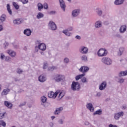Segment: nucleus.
I'll list each match as a JSON object with an SVG mask.
<instances>
[{"label":"nucleus","instance_id":"4be33fe9","mask_svg":"<svg viewBox=\"0 0 127 127\" xmlns=\"http://www.w3.org/2000/svg\"><path fill=\"white\" fill-rule=\"evenodd\" d=\"M31 32V30L30 29H26L24 30V34L26 35V36H30Z\"/></svg>","mask_w":127,"mask_h":127},{"label":"nucleus","instance_id":"69168bd1","mask_svg":"<svg viewBox=\"0 0 127 127\" xmlns=\"http://www.w3.org/2000/svg\"><path fill=\"white\" fill-rule=\"evenodd\" d=\"M122 109V110H126V109H127V106L123 105Z\"/></svg>","mask_w":127,"mask_h":127},{"label":"nucleus","instance_id":"052dcab7","mask_svg":"<svg viewBox=\"0 0 127 127\" xmlns=\"http://www.w3.org/2000/svg\"><path fill=\"white\" fill-rule=\"evenodd\" d=\"M66 30H68V31H72L73 30V27H70L68 29H66Z\"/></svg>","mask_w":127,"mask_h":127},{"label":"nucleus","instance_id":"1a4fd4ad","mask_svg":"<svg viewBox=\"0 0 127 127\" xmlns=\"http://www.w3.org/2000/svg\"><path fill=\"white\" fill-rule=\"evenodd\" d=\"M90 70V67L87 66H81L79 69V72H81L83 74H85V73L88 72V71Z\"/></svg>","mask_w":127,"mask_h":127},{"label":"nucleus","instance_id":"0eeeda50","mask_svg":"<svg viewBox=\"0 0 127 127\" xmlns=\"http://www.w3.org/2000/svg\"><path fill=\"white\" fill-rule=\"evenodd\" d=\"M49 29L51 30H56L57 29V26L53 21H50L48 23Z\"/></svg>","mask_w":127,"mask_h":127},{"label":"nucleus","instance_id":"09e8293b","mask_svg":"<svg viewBox=\"0 0 127 127\" xmlns=\"http://www.w3.org/2000/svg\"><path fill=\"white\" fill-rule=\"evenodd\" d=\"M43 6L44 9H48V4L47 3H44L43 5Z\"/></svg>","mask_w":127,"mask_h":127},{"label":"nucleus","instance_id":"864d4df0","mask_svg":"<svg viewBox=\"0 0 127 127\" xmlns=\"http://www.w3.org/2000/svg\"><path fill=\"white\" fill-rule=\"evenodd\" d=\"M124 82H125V79L124 78H121L119 80V83H120L121 84H122Z\"/></svg>","mask_w":127,"mask_h":127},{"label":"nucleus","instance_id":"e2e57ef3","mask_svg":"<svg viewBox=\"0 0 127 127\" xmlns=\"http://www.w3.org/2000/svg\"><path fill=\"white\" fill-rule=\"evenodd\" d=\"M75 38H76V39L80 40V39H81V36H79V35H76V36H75Z\"/></svg>","mask_w":127,"mask_h":127},{"label":"nucleus","instance_id":"20e7f679","mask_svg":"<svg viewBox=\"0 0 127 127\" xmlns=\"http://www.w3.org/2000/svg\"><path fill=\"white\" fill-rule=\"evenodd\" d=\"M108 54V50L106 49L101 48L97 52V56L98 57H105Z\"/></svg>","mask_w":127,"mask_h":127},{"label":"nucleus","instance_id":"2f4dec72","mask_svg":"<svg viewBox=\"0 0 127 127\" xmlns=\"http://www.w3.org/2000/svg\"><path fill=\"white\" fill-rule=\"evenodd\" d=\"M6 7H7V10L8 12V13L11 15V14H12V11L11 10V9H10V5H9V4H7L6 5Z\"/></svg>","mask_w":127,"mask_h":127},{"label":"nucleus","instance_id":"a878e982","mask_svg":"<svg viewBox=\"0 0 127 127\" xmlns=\"http://www.w3.org/2000/svg\"><path fill=\"white\" fill-rule=\"evenodd\" d=\"M84 76H86V73H82L81 74L75 76V80L79 81L80 79H81V78H83Z\"/></svg>","mask_w":127,"mask_h":127},{"label":"nucleus","instance_id":"9b49d317","mask_svg":"<svg viewBox=\"0 0 127 127\" xmlns=\"http://www.w3.org/2000/svg\"><path fill=\"white\" fill-rule=\"evenodd\" d=\"M80 12H81V10L79 9L73 10L71 12V15L72 17H77L80 14Z\"/></svg>","mask_w":127,"mask_h":127},{"label":"nucleus","instance_id":"774afa93","mask_svg":"<svg viewBox=\"0 0 127 127\" xmlns=\"http://www.w3.org/2000/svg\"><path fill=\"white\" fill-rule=\"evenodd\" d=\"M84 124L85 126H89V122H85Z\"/></svg>","mask_w":127,"mask_h":127},{"label":"nucleus","instance_id":"72a5a7b5","mask_svg":"<svg viewBox=\"0 0 127 127\" xmlns=\"http://www.w3.org/2000/svg\"><path fill=\"white\" fill-rule=\"evenodd\" d=\"M56 69H57V66H52L48 68V71H54V70H56Z\"/></svg>","mask_w":127,"mask_h":127},{"label":"nucleus","instance_id":"3c124183","mask_svg":"<svg viewBox=\"0 0 127 127\" xmlns=\"http://www.w3.org/2000/svg\"><path fill=\"white\" fill-rule=\"evenodd\" d=\"M23 4L28 3V0H20Z\"/></svg>","mask_w":127,"mask_h":127},{"label":"nucleus","instance_id":"0e129e2a","mask_svg":"<svg viewBox=\"0 0 127 127\" xmlns=\"http://www.w3.org/2000/svg\"><path fill=\"white\" fill-rule=\"evenodd\" d=\"M102 93L101 92H98L96 94L97 97H101Z\"/></svg>","mask_w":127,"mask_h":127},{"label":"nucleus","instance_id":"bb28decb","mask_svg":"<svg viewBox=\"0 0 127 127\" xmlns=\"http://www.w3.org/2000/svg\"><path fill=\"white\" fill-rule=\"evenodd\" d=\"M96 12L99 16H101L102 14H103V11H102L101 8L99 7L96 8Z\"/></svg>","mask_w":127,"mask_h":127},{"label":"nucleus","instance_id":"c03bdc74","mask_svg":"<svg viewBox=\"0 0 127 127\" xmlns=\"http://www.w3.org/2000/svg\"><path fill=\"white\" fill-rule=\"evenodd\" d=\"M0 126H2V127H6V123H5V122H4L2 120L0 121Z\"/></svg>","mask_w":127,"mask_h":127},{"label":"nucleus","instance_id":"f257e3e1","mask_svg":"<svg viewBox=\"0 0 127 127\" xmlns=\"http://www.w3.org/2000/svg\"><path fill=\"white\" fill-rule=\"evenodd\" d=\"M52 79L57 83L64 82L65 81V76L60 74H56L53 75Z\"/></svg>","mask_w":127,"mask_h":127},{"label":"nucleus","instance_id":"f03ea898","mask_svg":"<svg viewBox=\"0 0 127 127\" xmlns=\"http://www.w3.org/2000/svg\"><path fill=\"white\" fill-rule=\"evenodd\" d=\"M81 89V85L80 83L76 81H73L71 85V89L72 91H80Z\"/></svg>","mask_w":127,"mask_h":127},{"label":"nucleus","instance_id":"de8ad7c7","mask_svg":"<svg viewBox=\"0 0 127 127\" xmlns=\"http://www.w3.org/2000/svg\"><path fill=\"white\" fill-rule=\"evenodd\" d=\"M16 72L18 74H22L23 70L19 68L17 69Z\"/></svg>","mask_w":127,"mask_h":127},{"label":"nucleus","instance_id":"6ab92c4d","mask_svg":"<svg viewBox=\"0 0 127 127\" xmlns=\"http://www.w3.org/2000/svg\"><path fill=\"white\" fill-rule=\"evenodd\" d=\"M94 26L95 28H100V27H102V21H101V20L96 21Z\"/></svg>","mask_w":127,"mask_h":127},{"label":"nucleus","instance_id":"423d86ee","mask_svg":"<svg viewBox=\"0 0 127 127\" xmlns=\"http://www.w3.org/2000/svg\"><path fill=\"white\" fill-rule=\"evenodd\" d=\"M60 93V90H57L54 93L53 91H49L48 92L49 98H52V99H55L57 97V95Z\"/></svg>","mask_w":127,"mask_h":127},{"label":"nucleus","instance_id":"7c9ffc66","mask_svg":"<svg viewBox=\"0 0 127 127\" xmlns=\"http://www.w3.org/2000/svg\"><path fill=\"white\" fill-rule=\"evenodd\" d=\"M65 120V117H62L61 119H59L58 121V123L59 125H63L64 124V121Z\"/></svg>","mask_w":127,"mask_h":127},{"label":"nucleus","instance_id":"c85d7f7f","mask_svg":"<svg viewBox=\"0 0 127 127\" xmlns=\"http://www.w3.org/2000/svg\"><path fill=\"white\" fill-rule=\"evenodd\" d=\"M36 17L38 19H40L41 18H43V17H44V14L40 12H38Z\"/></svg>","mask_w":127,"mask_h":127},{"label":"nucleus","instance_id":"f8f14e48","mask_svg":"<svg viewBox=\"0 0 127 127\" xmlns=\"http://www.w3.org/2000/svg\"><path fill=\"white\" fill-rule=\"evenodd\" d=\"M6 52L8 54L9 56H10V57L13 58L16 56V52L11 49L7 50Z\"/></svg>","mask_w":127,"mask_h":127},{"label":"nucleus","instance_id":"a211bd4d","mask_svg":"<svg viewBox=\"0 0 127 127\" xmlns=\"http://www.w3.org/2000/svg\"><path fill=\"white\" fill-rule=\"evenodd\" d=\"M86 108L89 110L90 112L93 113L94 112V107L93 106V104L91 103H88L86 105Z\"/></svg>","mask_w":127,"mask_h":127},{"label":"nucleus","instance_id":"338daca9","mask_svg":"<svg viewBox=\"0 0 127 127\" xmlns=\"http://www.w3.org/2000/svg\"><path fill=\"white\" fill-rule=\"evenodd\" d=\"M109 127H118V126H114V125H113L112 124H110V125H109Z\"/></svg>","mask_w":127,"mask_h":127},{"label":"nucleus","instance_id":"37998d69","mask_svg":"<svg viewBox=\"0 0 127 127\" xmlns=\"http://www.w3.org/2000/svg\"><path fill=\"white\" fill-rule=\"evenodd\" d=\"M13 5L16 9H18V8H19V5H18L17 3L15 2H13Z\"/></svg>","mask_w":127,"mask_h":127},{"label":"nucleus","instance_id":"ea45409f","mask_svg":"<svg viewBox=\"0 0 127 127\" xmlns=\"http://www.w3.org/2000/svg\"><path fill=\"white\" fill-rule=\"evenodd\" d=\"M6 16H5V14H3L0 17V21L2 22H3V21H4L5 20V18H6Z\"/></svg>","mask_w":127,"mask_h":127},{"label":"nucleus","instance_id":"58836bf2","mask_svg":"<svg viewBox=\"0 0 127 127\" xmlns=\"http://www.w3.org/2000/svg\"><path fill=\"white\" fill-rule=\"evenodd\" d=\"M5 55H4V54L1 53H0V58L1 60H4V59H5Z\"/></svg>","mask_w":127,"mask_h":127},{"label":"nucleus","instance_id":"f3484780","mask_svg":"<svg viewBox=\"0 0 127 127\" xmlns=\"http://www.w3.org/2000/svg\"><path fill=\"white\" fill-rule=\"evenodd\" d=\"M59 2L61 8L64 10V11H65V9L66 8V5L65 4V2H64V0H59Z\"/></svg>","mask_w":127,"mask_h":127},{"label":"nucleus","instance_id":"c9c22d12","mask_svg":"<svg viewBox=\"0 0 127 127\" xmlns=\"http://www.w3.org/2000/svg\"><path fill=\"white\" fill-rule=\"evenodd\" d=\"M49 64L47 62H44L43 63V69H45L48 68L49 67H48Z\"/></svg>","mask_w":127,"mask_h":127},{"label":"nucleus","instance_id":"2eb2a0df","mask_svg":"<svg viewBox=\"0 0 127 127\" xmlns=\"http://www.w3.org/2000/svg\"><path fill=\"white\" fill-rule=\"evenodd\" d=\"M46 80H47V78L46 77V76L43 74L40 75L38 77V80L41 83H44V82H45Z\"/></svg>","mask_w":127,"mask_h":127},{"label":"nucleus","instance_id":"9d476101","mask_svg":"<svg viewBox=\"0 0 127 127\" xmlns=\"http://www.w3.org/2000/svg\"><path fill=\"white\" fill-rule=\"evenodd\" d=\"M124 112H123V111L115 113L114 114L115 120H116L117 121L120 120V118H121V117H124Z\"/></svg>","mask_w":127,"mask_h":127},{"label":"nucleus","instance_id":"6e6552de","mask_svg":"<svg viewBox=\"0 0 127 127\" xmlns=\"http://www.w3.org/2000/svg\"><path fill=\"white\" fill-rule=\"evenodd\" d=\"M88 48L84 46H81L79 48V52L81 54H87L88 53Z\"/></svg>","mask_w":127,"mask_h":127},{"label":"nucleus","instance_id":"473e14b6","mask_svg":"<svg viewBox=\"0 0 127 127\" xmlns=\"http://www.w3.org/2000/svg\"><path fill=\"white\" fill-rule=\"evenodd\" d=\"M38 9L39 11H41V9L43 8V5L41 3H38L37 4Z\"/></svg>","mask_w":127,"mask_h":127},{"label":"nucleus","instance_id":"79ce46f5","mask_svg":"<svg viewBox=\"0 0 127 127\" xmlns=\"http://www.w3.org/2000/svg\"><path fill=\"white\" fill-rule=\"evenodd\" d=\"M81 82L82 83H84L85 84L88 83V79H87V78L86 77H83L81 79Z\"/></svg>","mask_w":127,"mask_h":127},{"label":"nucleus","instance_id":"aec40b11","mask_svg":"<svg viewBox=\"0 0 127 127\" xmlns=\"http://www.w3.org/2000/svg\"><path fill=\"white\" fill-rule=\"evenodd\" d=\"M9 92H10V89H9V88L4 89L2 91L1 95V96H6V95H7Z\"/></svg>","mask_w":127,"mask_h":127},{"label":"nucleus","instance_id":"4c0bfd02","mask_svg":"<svg viewBox=\"0 0 127 127\" xmlns=\"http://www.w3.org/2000/svg\"><path fill=\"white\" fill-rule=\"evenodd\" d=\"M93 115L95 116V115H102V110L99 109L96 111H95Z\"/></svg>","mask_w":127,"mask_h":127},{"label":"nucleus","instance_id":"f704fd0d","mask_svg":"<svg viewBox=\"0 0 127 127\" xmlns=\"http://www.w3.org/2000/svg\"><path fill=\"white\" fill-rule=\"evenodd\" d=\"M59 93H60L59 96V99H62L63 97H64V96H65V92L63 91L60 92V90Z\"/></svg>","mask_w":127,"mask_h":127},{"label":"nucleus","instance_id":"680f3d73","mask_svg":"<svg viewBox=\"0 0 127 127\" xmlns=\"http://www.w3.org/2000/svg\"><path fill=\"white\" fill-rule=\"evenodd\" d=\"M26 103L23 102V103L21 104L20 105H19V107H23V106H25Z\"/></svg>","mask_w":127,"mask_h":127},{"label":"nucleus","instance_id":"6e6d98bb","mask_svg":"<svg viewBox=\"0 0 127 127\" xmlns=\"http://www.w3.org/2000/svg\"><path fill=\"white\" fill-rule=\"evenodd\" d=\"M49 127H54V123H53V122H50L49 124Z\"/></svg>","mask_w":127,"mask_h":127},{"label":"nucleus","instance_id":"ddd939ff","mask_svg":"<svg viewBox=\"0 0 127 127\" xmlns=\"http://www.w3.org/2000/svg\"><path fill=\"white\" fill-rule=\"evenodd\" d=\"M127 25H122L119 28V32L121 34H124L127 31Z\"/></svg>","mask_w":127,"mask_h":127},{"label":"nucleus","instance_id":"393cba45","mask_svg":"<svg viewBox=\"0 0 127 127\" xmlns=\"http://www.w3.org/2000/svg\"><path fill=\"white\" fill-rule=\"evenodd\" d=\"M124 1H125V0H116L114 1V4H116V5H120V4H123V3H124Z\"/></svg>","mask_w":127,"mask_h":127},{"label":"nucleus","instance_id":"4468645a","mask_svg":"<svg viewBox=\"0 0 127 127\" xmlns=\"http://www.w3.org/2000/svg\"><path fill=\"white\" fill-rule=\"evenodd\" d=\"M106 88H107V81H104L99 85V90H100V91H104Z\"/></svg>","mask_w":127,"mask_h":127},{"label":"nucleus","instance_id":"5701e85b","mask_svg":"<svg viewBox=\"0 0 127 127\" xmlns=\"http://www.w3.org/2000/svg\"><path fill=\"white\" fill-rule=\"evenodd\" d=\"M63 33H64V34H65V35H66V36H68V37H70L72 35V33L70 32V31H69L68 30L65 29V30H64L63 31Z\"/></svg>","mask_w":127,"mask_h":127},{"label":"nucleus","instance_id":"c756f323","mask_svg":"<svg viewBox=\"0 0 127 127\" xmlns=\"http://www.w3.org/2000/svg\"><path fill=\"white\" fill-rule=\"evenodd\" d=\"M124 51H125V47H120L119 48V55H120V56H122Z\"/></svg>","mask_w":127,"mask_h":127},{"label":"nucleus","instance_id":"4d7b16f0","mask_svg":"<svg viewBox=\"0 0 127 127\" xmlns=\"http://www.w3.org/2000/svg\"><path fill=\"white\" fill-rule=\"evenodd\" d=\"M13 47H14V48L17 49V48H18L19 46H18V45L15 44L13 45Z\"/></svg>","mask_w":127,"mask_h":127},{"label":"nucleus","instance_id":"bf43d9fd","mask_svg":"<svg viewBox=\"0 0 127 127\" xmlns=\"http://www.w3.org/2000/svg\"><path fill=\"white\" fill-rule=\"evenodd\" d=\"M3 30V26L2 25H0V31H2Z\"/></svg>","mask_w":127,"mask_h":127},{"label":"nucleus","instance_id":"a19ab883","mask_svg":"<svg viewBox=\"0 0 127 127\" xmlns=\"http://www.w3.org/2000/svg\"><path fill=\"white\" fill-rule=\"evenodd\" d=\"M41 100L42 103H46V101H47V98L45 96H42L41 97Z\"/></svg>","mask_w":127,"mask_h":127},{"label":"nucleus","instance_id":"7ed1b4c3","mask_svg":"<svg viewBox=\"0 0 127 127\" xmlns=\"http://www.w3.org/2000/svg\"><path fill=\"white\" fill-rule=\"evenodd\" d=\"M101 62L105 65H112L113 64V60L109 57H103L101 59Z\"/></svg>","mask_w":127,"mask_h":127},{"label":"nucleus","instance_id":"8fccbe9b","mask_svg":"<svg viewBox=\"0 0 127 127\" xmlns=\"http://www.w3.org/2000/svg\"><path fill=\"white\" fill-rule=\"evenodd\" d=\"M8 46V43H7V42H5L3 43V47H4V48H5V49H6V48H7Z\"/></svg>","mask_w":127,"mask_h":127},{"label":"nucleus","instance_id":"cd10ccee","mask_svg":"<svg viewBox=\"0 0 127 127\" xmlns=\"http://www.w3.org/2000/svg\"><path fill=\"white\" fill-rule=\"evenodd\" d=\"M119 76L120 77H125V76H127V70L121 71L119 73Z\"/></svg>","mask_w":127,"mask_h":127},{"label":"nucleus","instance_id":"39448f33","mask_svg":"<svg viewBox=\"0 0 127 127\" xmlns=\"http://www.w3.org/2000/svg\"><path fill=\"white\" fill-rule=\"evenodd\" d=\"M36 47H37L41 51H45L46 50V45L44 43H41L39 41H37L36 42Z\"/></svg>","mask_w":127,"mask_h":127},{"label":"nucleus","instance_id":"412c9836","mask_svg":"<svg viewBox=\"0 0 127 127\" xmlns=\"http://www.w3.org/2000/svg\"><path fill=\"white\" fill-rule=\"evenodd\" d=\"M22 19L21 18H18L17 19H15L13 20L14 24H16V25H18L20 24V23H22Z\"/></svg>","mask_w":127,"mask_h":127},{"label":"nucleus","instance_id":"dca6fc26","mask_svg":"<svg viewBox=\"0 0 127 127\" xmlns=\"http://www.w3.org/2000/svg\"><path fill=\"white\" fill-rule=\"evenodd\" d=\"M62 111H63V107H61L57 108L55 111L54 114L56 116H58V115H60V113L62 112Z\"/></svg>","mask_w":127,"mask_h":127},{"label":"nucleus","instance_id":"e433bc0d","mask_svg":"<svg viewBox=\"0 0 127 127\" xmlns=\"http://www.w3.org/2000/svg\"><path fill=\"white\" fill-rule=\"evenodd\" d=\"M81 59L82 61H83V62H87L88 61V59H87V56L85 55L81 56Z\"/></svg>","mask_w":127,"mask_h":127},{"label":"nucleus","instance_id":"b1692460","mask_svg":"<svg viewBox=\"0 0 127 127\" xmlns=\"http://www.w3.org/2000/svg\"><path fill=\"white\" fill-rule=\"evenodd\" d=\"M4 105L7 107L8 109H12V104L8 101H4Z\"/></svg>","mask_w":127,"mask_h":127},{"label":"nucleus","instance_id":"49530a36","mask_svg":"<svg viewBox=\"0 0 127 127\" xmlns=\"http://www.w3.org/2000/svg\"><path fill=\"white\" fill-rule=\"evenodd\" d=\"M69 58H65L64 59V63H65V64H68V63H69Z\"/></svg>","mask_w":127,"mask_h":127},{"label":"nucleus","instance_id":"a18cd8bd","mask_svg":"<svg viewBox=\"0 0 127 127\" xmlns=\"http://www.w3.org/2000/svg\"><path fill=\"white\" fill-rule=\"evenodd\" d=\"M11 58L10 57L6 56L5 58V61L6 62H10Z\"/></svg>","mask_w":127,"mask_h":127},{"label":"nucleus","instance_id":"603ef678","mask_svg":"<svg viewBox=\"0 0 127 127\" xmlns=\"http://www.w3.org/2000/svg\"><path fill=\"white\" fill-rule=\"evenodd\" d=\"M5 115V113H0V119H3L4 118Z\"/></svg>","mask_w":127,"mask_h":127},{"label":"nucleus","instance_id":"5fc2aeb1","mask_svg":"<svg viewBox=\"0 0 127 127\" xmlns=\"http://www.w3.org/2000/svg\"><path fill=\"white\" fill-rule=\"evenodd\" d=\"M116 37H118V38H121L122 37V35H121V34L117 33L115 35Z\"/></svg>","mask_w":127,"mask_h":127},{"label":"nucleus","instance_id":"13d9d810","mask_svg":"<svg viewBox=\"0 0 127 127\" xmlns=\"http://www.w3.org/2000/svg\"><path fill=\"white\" fill-rule=\"evenodd\" d=\"M49 14H50L51 15H52V14H55V11H51L50 12H49Z\"/></svg>","mask_w":127,"mask_h":127}]
</instances>
